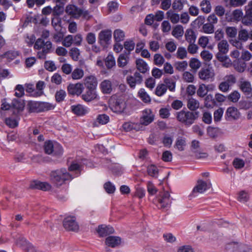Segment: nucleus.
<instances>
[{"label":"nucleus","mask_w":252,"mask_h":252,"mask_svg":"<svg viewBox=\"0 0 252 252\" xmlns=\"http://www.w3.org/2000/svg\"><path fill=\"white\" fill-rule=\"evenodd\" d=\"M69 171L75 173L74 174H71L68 173L65 168H61L51 172L50 177L51 182L56 186L59 187L62 185L65 181H70L74 177H78L80 174L81 166L73 162L68 167Z\"/></svg>","instance_id":"nucleus-1"},{"label":"nucleus","mask_w":252,"mask_h":252,"mask_svg":"<svg viewBox=\"0 0 252 252\" xmlns=\"http://www.w3.org/2000/svg\"><path fill=\"white\" fill-rule=\"evenodd\" d=\"M198 116V111H189L184 109L176 114L177 120L187 126H190L193 124Z\"/></svg>","instance_id":"nucleus-2"},{"label":"nucleus","mask_w":252,"mask_h":252,"mask_svg":"<svg viewBox=\"0 0 252 252\" xmlns=\"http://www.w3.org/2000/svg\"><path fill=\"white\" fill-rule=\"evenodd\" d=\"M56 104L51 103L30 101L27 109L30 113H40L53 110Z\"/></svg>","instance_id":"nucleus-3"},{"label":"nucleus","mask_w":252,"mask_h":252,"mask_svg":"<svg viewBox=\"0 0 252 252\" xmlns=\"http://www.w3.org/2000/svg\"><path fill=\"white\" fill-rule=\"evenodd\" d=\"M34 48L41 51L37 52V57L40 59H45L47 54L50 53L52 48V43L50 41H45L42 38H38L34 45Z\"/></svg>","instance_id":"nucleus-4"},{"label":"nucleus","mask_w":252,"mask_h":252,"mask_svg":"<svg viewBox=\"0 0 252 252\" xmlns=\"http://www.w3.org/2000/svg\"><path fill=\"white\" fill-rule=\"evenodd\" d=\"M65 11L68 15L74 19H78L81 17L87 19L90 18L88 10L80 8L74 4L67 5L65 7Z\"/></svg>","instance_id":"nucleus-5"},{"label":"nucleus","mask_w":252,"mask_h":252,"mask_svg":"<svg viewBox=\"0 0 252 252\" xmlns=\"http://www.w3.org/2000/svg\"><path fill=\"white\" fill-rule=\"evenodd\" d=\"M45 153L48 155L52 154L54 156H61L63 153V148L59 143L51 140L46 141L44 143Z\"/></svg>","instance_id":"nucleus-6"},{"label":"nucleus","mask_w":252,"mask_h":252,"mask_svg":"<svg viewBox=\"0 0 252 252\" xmlns=\"http://www.w3.org/2000/svg\"><path fill=\"white\" fill-rule=\"evenodd\" d=\"M125 95H111L109 100L111 109L115 112L123 111L126 106Z\"/></svg>","instance_id":"nucleus-7"},{"label":"nucleus","mask_w":252,"mask_h":252,"mask_svg":"<svg viewBox=\"0 0 252 252\" xmlns=\"http://www.w3.org/2000/svg\"><path fill=\"white\" fill-rule=\"evenodd\" d=\"M225 252H252V248L248 246L231 242L227 244L225 247Z\"/></svg>","instance_id":"nucleus-8"},{"label":"nucleus","mask_w":252,"mask_h":252,"mask_svg":"<svg viewBox=\"0 0 252 252\" xmlns=\"http://www.w3.org/2000/svg\"><path fill=\"white\" fill-rule=\"evenodd\" d=\"M157 199V206L158 208L167 210L170 208L171 200L170 199V195L168 191L162 192Z\"/></svg>","instance_id":"nucleus-9"},{"label":"nucleus","mask_w":252,"mask_h":252,"mask_svg":"<svg viewBox=\"0 0 252 252\" xmlns=\"http://www.w3.org/2000/svg\"><path fill=\"white\" fill-rule=\"evenodd\" d=\"M211 187V184L210 182H205L201 180H198L196 185L194 187L192 191L191 195L195 197L197 194L202 193L206 190L210 189Z\"/></svg>","instance_id":"nucleus-10"},{"label":"nucleus","mask_w":252,"mask_h":252,"mask_svg":"<svg viewBox=\"0 0 252 252\" xmlns=\"http://www.w3.org/2000/svg\"><path fill=\"white\" fill-rule=\"evenodd\" d=\"M198 76L200 79L205 81L213 79L215 76L214 70L212 66L207 65L200 69L198 72Z\"/></svg>","instance_id":"nucleus-11"},{"label":"nucleus","mask_w":252,"mask_h":252,"mask_svg":"<svg viewBox=\"0 0 252 252\" xmlns=\"http://www.w3.org/2000/svg\"><path fill=\"white\" fill-rule=\"evenodd\" d=\"M227 99V95H207L206 98V105L208 107H213L214 106L220 105Z\"/></svg>","instance_id":"nucleus-12"},{"label":"nucleus","mask_w":252,"mask_h":252,"mask_svg":"<svg viewBox=\"0 0 252 252\" xmlns=\"http://www.w3.org/2000/svg\"><path fill=\"white\" fill-rule=\"evenodd\" d=\"M64 228L68 231H77L79 229V225L74 217H67L63 221Z\"/></svg>","instance_id":"nucleus-13"},{"label":"nucleus","mask_w":252,"mask_h":252,"mask_svg":"<svg viewBox=\"0 0 252 252\" xmlns=\"http://www.w3.org/2000/svg\"><path fill=\"white\" fill-rule=\"evenodd\" d=\"M25 101L21 97L13 99L12 102V108L14 113L20 115L24 110Z\"/></svg>","instance_id":"nucleus-14"},{"label":"nucleus","mask_w":252,"mask_h":252,"mask_svg":"<svg viewBox=\"0 0 252 252\" xmlns=\"http://www.w3.org/2000/svg\"><path fill=\"white\" fill-rule=\"evenodd\" d=\"M154 115L153 114L151 109H145L142 112V116L140 118V124L147 126L151 124L154 120Z\"/></svg>","instance_id":"nucleus-15"},{"label":"nucleus","mask_w":252,"mask_h":252,"mask_svg":"<svg viewBox=\"0 0 252 252\" xmlns=\"http://www.w3.org/2000/svg\"><path fill=\"white\" fill-rule=\"evenodd\" d=\"M84 85L91 94L96 90L97 85L96 78L94 75H90L85 77Z\"/></svg>","instance_id":"nucleus-16"},{"label":"nucleus","mask_w":252,"mask_h":252,"mask_svg":"<svg viewBox=\"0 0 252 252\" xmlns=\"http://www.w3.org/2000/svg\"><path fill=\"white\" fill-rule=\"evenodd\" d=\"M240 115L241 114L237 108L229 107L225 112V118L228 121L237 120L240 118Z\"/></svg>","instance_id":"nucleus-17"},{"label":"nucleus","mask_w":252,"mask_h":252,"mask_svg":"<svg viewBox=\"0 0 252 252\" xmlns=\"http://www.w3.org/2000/svg\"><path fill=\"white\" fill-rule=\"evenodd\" d=\"M30 188L32 189H38L43 191H47L51 189V185L45 182L34 180L31 182Z\"/></svg>","instance_id":"nucleus-18"},{"label":"nucleus","mask_w":252,"mask_h":252,"mask_svg":"<svg viewBox=\"0 0 252 252\" xmlns=\"http://www.w3.org/2000/svg\"><path fill=\"white\" fill-rule=\"evenodd\" d=\"M111 37L112 31L109 29L100 31L98 34V40L101 45L109 44Z\"/></svg>","instance_id":"nucleus-19"},{"label":"nucleus","mask_w":252,"mask_h":252,"mask_svg":"<svg viewBox=\"0 0 252 252\" xmlns=\"http://www.w3.org/2000/svg\"><path fill=\"white\" fill-rule=\"evenodd\" d=\"M16 245L27 252H33L35 249L33 246L23 237H20L16 241Z\"/></svg>","instance_id":"nucleus-20"},{"label":"nucleus","mask_w":252,"mask_h":252,"mask_svg":"<svg viewBox=\"0 0 252 252\" xmlns=\"http://www.w3.org/2000/svg\"><path fill=\"white\" fill-rule=\"evenodd\" d=\"M96 231L101 237L106 236L114 232V228L110 225L101 224L98 226Z\"/></svg>","instance_id":"nucleus-21"},{"label":"nucleus","mask_w":252,"mask_h":252,"mask_svg":"<svg viewBox=\"0 0 252 252\" xmlns=\"http://www.w3.org/2000/svg\"><path fill=\"white\" fill-rule=\"evenodd\" d=\"M84 88L81 83L70 84L67 87L69 94H81Z\"/></svg>","instance_id":"nucleus-22"},{"label":"nucleus","mask_w":252,"mask_h":252,"mask_svg":"<svg viewBox=\"0 0 252 252\" xmlns=\"http://www.w3.org/2000/svg\"><path fill=\"white\" fill-rule=\"evenodd\" d=\"M72 112L78 116H82L89 112L88 108L81 104L73 105L71 106Z\"/></svg>","instance_id":"nucleus-23"},{"label":"nucleus","mask_w":252,"mask_h":252,"mask_svg":"<svg viewBox=\"0 0 252 252\" xmlns=\"http://www.w3.org/2000/svg\"><path fill=\"white\" fill-rule=\"evenodd\" d=\"M142 81V77L139 72H135L133 76L127 77V83L132 88H134L136 84H140Z\"/></svg>","instance_id":"nucleus-24"},{"label":"nucleus","mask_w":252,"mask_h":252,"mask_svg":"<svg viewBox=\"0 0 252 252\" xmlns=\"http://www.w3.org/2000/svg\"><path fill=\"white\" fill-rule=\"evenodd\" d=\"M200 148V143L198 141L194 140L191 142V149L194 153L196 154V157L198 158H205L208 156L206 153H199Z\"/></svg>","instance_id":"nucleus-25"},{"label":"nucleus","mask_w":252,"mask_h":252,"mask_svg":"<svg viewBox=\"0 0 252 252\" xmlns=\"http://www.w3.org/2000/svg\"><path fill=\"white\" fill-rule=\"evenodd\" d=\"M121 242V238L117 236H110L106 238L105 240L106 245L112 248L118 246Z\"/></svg>","instance_id":"nucleus-26"},{"label":"nucleus","mask_w":252,"mask_h":252,"mask_svg":"<svg viewBox=\"0 0 252 252\" xmlns=\"http://www.w3.org/2000/svg\"><path fill=\"white\" fill-rule=\"evenodd\" d=\"M129 53L125 52L121 54L118 59V65L120 67H124L126 65L129 60Z\"/></svg>","instance_id":"nucleus-27"},{"label":"nucleus","mask_w":252,"mask_h":252,"mask_svg":"<svg viewBox=\"0 0 252 252\" xmlns=\"http://www.w3.org/2000/svg\"><path fill=\"white\" fill-rule=\"evenodd\" d=\"M136 64L137 69L141 73H145L149 70L147 63L143 59H137Z\"/></svg>","instance_id":"nucleus-28"},{"label":"nucleus","mask_w":252,"mask_h":252,"mask_svg":"<svg viewBox=\"0 0 252 252\" xmlns=\"http://www.w3.org/2000/svg\"><path fill=\"white\" fill-rule=\"evenodd\" d=\"M100 87L103 94H110L112 91V83L109 80L103 81L100 83Z\"/></svg>","instance_id":"nucleus-29"},{"label":"nucleus","mask_w":252,"mask_h":252,"mask_svg":"<svg viewBox=\"0 0 252 252\" xmlns=\"http://www.w3.org/2000/svg\"><path fill=\"white\" fill-rule=\"evenodd\" d=\"M186 40L189 43H194L196 39L195 32L190 29H188L185 33Z\"/></svg>","instance_id":"nucleus-30"},{"label":"nucleus","mask_w":252,"mask_h":252,"mask_svg":"<svg viewBox=\"0 0 252 252\" xmlns=\"http://www.w3.org/2000/svg\"><path fill=\"white\" fill-rule=\"evenodd\" d=\"M51 24L56 32H60L62 30V20L60 17L53 16Z\"/></svg>","instance_id":"nucleus-31"},{"label":"nucleus","mask_w":252,"mask_h":252,"mask_svg":"<svg viewBox=\"0 0 252 252\" xmlns=\"http://www.w3.org/2000/svg\"><path fill=\"white\" fill-rule=\"evenodd\" d=\"M233 65L235 69L239 72H243L246 67V63L240 59L233 62Z\"/></svg>","instance_id":"nucleus-32"},{"label":"nucleus","mask_w":252,"mask_h":252,"mask_svg":"<svg viewBox=\"0 0 252 252\" xmlns=\"http://www.w3.org/2000/svg\"><path fill=\"white\" fill-rule=\"evenodd\" d=\"M113 35L115 42H120L124 40L125 33L123 30L118 29L114 31Z\"/></svg>","instance_id":"nucleus-33"},{"label":"nucleus","mask_w":252,"mask_h":252,"mask_svg":"<svg viewBox=\"0 0 252 252\" xmlns=\"http://www.w3.org/2000/svg\"><path fill=\"white\" fill-rule=\"evenodd\" d=\"M229 44L226 40H221L218 44L219 52L222 54H225L228 51Z\"/></svg>","instance_id":"nucleus-34"},{"label":"nucleus","mask_w":252,"mask_h":252,"mask_svg":"<svg viewBox=\"0 0 252 252\" xmlns=\"http://www.w3.org/2000/svg\"><path fill=\"white\" fill-rule=\"evenodd\" d=\"M105 65L107 69H111L116 65V62L114 56L109 54L104 60Z\"/></svg>","instance_id":"nucleus-35"},{"label":"nucleus","mask_w":252,"mask_h":252,"mask_svg":"<svg viewBox=\"0 0 252 252\" xmlns=\"http://www.w3.org/2000/svg\"><path fill=\"white\" fill-rule=\"evenodd\" d=\"M147 171L149 175L153 177L157 178L158 175V169L157 166L151 164L147 166Z\"/></svg>","instance_id":"nucleus-36"},{"label":"nucleus","mask_w":252,"mask_h":252,"mask_svg":"<svg viewBox=\"0 0 252 252\" xmlns=\"http://www.w3.org/2000/svg\"><path fill=\"white\" fill-rule=\"evenodd\" d=\"M249 35L248 31L242 29L238 32V38L243 42H246L249 39Z\"/></svg>","instance_id":"nucleus-37"},{"label":"nucleus","mask_w":252,"mask_h":252,"mask_svg":"<svg viewBox=\"0 0 252 252\" xmlns=\"http://www.w3.org/2000/svg\"><path fill=\"white\" fill-rule=\"evenodd\" d=\"M188 108L192 111H196L195 110L198 108L199 106V102L193 98L189 99L187 104Z\"/></svg>","instance_id":"nucleus-38"},{"label":"nucleus","mask_w":252,"mask_h":252,"mask_svg":"<svg viewBox=\"0 0 252 252\" xmlns=\"http://www.w3.org/2000/svg\"><path fill=\"white\" fill-rule=\"evenodd\" d=\"M186 145V138L183 137H179L177 138L175 147L180 151L184 150V147Z\"/></svg>","instance_id":"nucleus-39"},{"label":"nucleus","mask_w":252,"mask_h":252,"mask_svg":"<svg viewBox=\"0 0 252 252\" xmlns=\"http://www.w3.org/2000/svg\"><path fill=\"white\" fill-rule=\"evenodd\" d=\"M252 106V101H250L248 97L241 99L238 104V107L242 109H248Z\"/></svg>","instance_id":"nucleus-40"},{"label":"nucleus","mask_w":252,"mask_h":252,"mask_svg":"<svg viewBox=\"0 0 252 252\" xmlns=\"http://www.w3.org/2000/svg\"><path fill=\"white\" fill-rule=\"evenodd\" d=\"M240 89L245 93H250L252 90L250 82L247 81L241 82Z\"/></svg>","instance_id":"nucleus-41"},{"label":"nucleus","mask_w":252,"mask_h":252,"mask_svg":"<svg viewBox=\"0 0 252 252\" xmlns=\"http://www.w3.org/2000/svg\"><path fill=\"white\" fill-rule=\"evenodd\" d=\"M214 26L212 23H206L203 25L201 32L207 34L213 33L214 32Z\"/></svg>","instance_id":"nucleus-42"},{"label":"nucleus","mask_w":252,"mask_h":252,"mask_svg":"<svg viewBox=\"0 0 252 252\" xmlns=\"http://www.w3.org/2000/svg\"><path fill=\"white\" fill-rule=\"evenodd\" d=\"M225 32L227 37L235 38L237 34V29L234 27H227Z\"/></svg>","instance_id":"nucleus-43"},{"label":"nucleus","mask_w":252,"mask_h":252,"mask_svg":"<svg viewBox=\"0 0 252 252\" xmlns=\"http://www.w3.org/2000/svg\"><path fill=\"white\" fill-rule=\"evenodd\" d=\"M83 76V70L79 68L74 69L71 74L72 78L74 80L80 79L82 78Z\"/></svg>","instance_id":"nucleus-44"},{"label":"nucleus","mask_w":252,"mask_h":252,"mask_svg":"<svg viewBox=\"0 0 252 252\" xmlns=\"http://www.w3.org/2000/svg\"><path fill=\"white\" fill-rule=\"evenodd\" d=\"M224 110L222 108H219L214 112V121L215 123L221 121L223 116Z\"/></svg>","instance_id":"nucleus-45"},{"label":"nucleus","mask_w":252,"mask_h":252,"mask_svg":"<svg viewBox=\"0 0 252 252\" xmlns=\"http://www.w3.org/2000/svg\"><path fill=\"white\" fill-rule=\"evenodd\" d=\"M183 28L181 25L176 26L172 32V35L176 38L182 36L183 35Z\"/></svg>","instance_id":"nucleus-46"},{"label":"nucleus","mask_w":252,"mask_h":252,"mask_svg":"<svg viewBox=\"0 0 252 252\" xmlns=\"http://www.w3.org/2000/svg\"><path fill=\"white\" fill-rule=\"evenodd\" d=\"M124 48L127 51H126V53H129V55L130 52L132 51L135 47V43L132 40L129 39L126 41L124 44Z\"/></svg>","instance_id":"nucleus-47"},{"label":"nucleus","mask_w":252,"mask_h":252,"mask_svg":"<svg viewBox=\"0 0 252 252\" xmlns=\"http://www.w3.org/2000/svg\"><path fill=\"white\" fill-rule=\"evenodd\" d=\"M104 189L109 194L113 193L116 190L115 185L110 181L107 182L104 184Z\"/></svg>","instance_id":"nucleus-48"},{"label":"nucleus","mask_w":252,"mask_h":252,"mask_svg":"<svg viewBox=\"0 0 252 252\" xmlns=\"http://www.w3.org/2000/svg\"><path fill=\"white\" fill-rule=\"evenodd\" d=\"M201 10L206 13L210 12L211 10V5L210 2L208 0H203L200 4Z\"/></svg>","instance_id":"nucleus-49"},{"label":"nucleus","mask_w":252,"mask_h":252,"mask_svg":"<svg viewBox=\"0 0 252 252\" xmlns=\"http://www.w3.org/2000/svg\"><path fill=\"white\" fill-rule=\"evenodd\" d=\"M187 52L185 47H179L176 52V57L179 59H184L187 57Z\"/></svg>","instance_id":"nucleus-50"},{"label":"nucleus","mask_w":252,"mask_h":252,"mask_svg":"<svg viewBox=\"0 0 252 252\" xmlns=\"http://www.w3.org/2000/svg\"><path fill=\"white\" fill-rule=\"evenodd\" d=\"M69 55L74 61H77L79 60L80 55V50L76 47L72 48L70 50Z\"/></svg>","instance_id":"nucleus-51"},{"label":"nucleus","mask_w":252,"mask_h":252,"mask_svg":"<svg viewBox=\"0 0 252 252\" xmlns=\"http://www.w3.org/2000/svg\"><path fill=\"white\" fill-rule=\"evenodd\" d=\"M187 2V0H175L172 4V8L175 10L180 11L183 8L184 3Z\"/></svg>","instance_id":"nucleus-52"},{"label":"nucleus","mask_w":252,"mask_h":252,"mask_svg":"<svg viewBox=\"0 0 252 252\" xmlns=\"http://www.w3.org/2000/svg\"><path fill=\"white\" fill-rule=\"evenodd\" d=\"M18 120L14 118H7L5 119L6 124L11 128H14L18 125Z\"/></svg>","instance_id":"nucleus-53"},{"label":"nucleus","mask_w":252,"mask_h":252,"mask_svg":"<svg viewBox=\"0 0 252 252\" xmlns=\"http://www.w3.org/2000/svg\"><path fill=\"white\" fill-rule=\"evenodd\" d=\"M189 66L193 70H196L201 66V63L196 58H191L189 63Z\"/></svg>","instance_id":"nucleus-54"},{"label":"nucleus","mask_w":252,"mask_h":252,"mask_svg":"<svg viewBox=\"0 0 252 252\" xmlns=\"http://www.w3.org/2000/svg\"><path fill=\"white\" fill-rule=\"evenodd\" d=\"M109 120V117L106 114L98 115L96 118V122L99 124L105 125L107 124Z\"/></svg>","instance_id":"nucleus-55"},{"label":"nucleus","mask_w":252,"mask_h":252,"mask_svg":"<svg viewBox=\"0 0 252 252\" xmlns=\"http://www.w3.org/2000/svg\"><path fill=\"white\" fill-rule=\"evenodd\" d=\"M165 85L170 91H173L175 88V82L170 78H166L164 80Z\"/></svg>","instance_id":"nucleus-56"},{"label":"nucleus","mask_w":252,"mask_h":252,"mask_svg":"<svg viewBox=\"0 0 252 252\" xmlns=\"http://www.w3.org/2000/svg\"><path fill=\"white\" fill-rule=\"evenodd\" d=\"M73 44V35H68L63 38L62 44L65 47H69Z\"/></svg>","instance_id":"nucleus-57"},{"label":"nucleus","mask_w":252,"mask_h":252,"mask_svg":"<svg viewBox=\"0 0 252 252\" xmlns=\"http://www.w3.org/2000/svg\"><path fill=\"white\" fill-rule=\"evenodd\" d=\"M167 17L169 18L171 22L173 24H176L179 21L180 16L178 14L173 13L170 11L167 12Z\"/></svg>","instance_id":"nucleus-58"},{"label":"nucleus","mask_w":252,"mask_h":252,"mask_svg":"<svg viewBox=\"0 0 252 252\" xmlns=\"http://www.w3.org/2000/svg\"><path fill=\"white\" fill-rule=\"evenodd\" d=\"M154 63L159 66H161L164 62V59L160 54H156L154 57Z\"/></svg>","instance_id":"nucleus-59"},{"label":"nucleus","mask_w":252,"mask_h":252,"mask_svg":"<svg viewBox=\"0 0 252 252\" xmlns=\"http://www.w3.org/2000/svg\"><path fill=\"white\" fill-rule=\"evenodd\" d=\"M242 23L245 25L250 26L252 25V16L245 13L242 18Z\"/></svg>","instance_id":"nucleus-60"},{"label":"nucleus","mask_w":252,"mask_h":252,"mask_svg":"<svg viewBox=\"0 0 252 252\" xmlns=\"http://www.w3.org/2000/svg\"><path fill=\"white\" fill-rule=\"evenodd\" d=\"M233 164L235 168L241 169L244 166L245 162L242 159L235 158L233 161Z\"/></svg>","instance_id":"nucleus-61"},{"label":"nucleus","mask_w":252,"mask_h":252,"mask_svg":"<svg viewBox=\"0 0 252 252\" xmlns=\"http://www.w3.org/2000/svg\"><path fill=\"white\" fill-rule=\"evenodd\" d=\"M167 90V86L164 84H158L156 90V94H163Z\"/></svg>","instance_id":"nucleus-62"},{"label":"nucleus","mask_w":252,"mask_h":252,"mask_svg":"<svg viewBox=\"0 0 252 252\" xmlns=\"http://www.w3.org/2000/svg\"><path fill=\"white\" fill-rule=\"evenodd\" d=\"M162 141L165 147H170L172 144L173 137L166 135L162 138Z\"/></svg>","instance_id":"nucleus-63"},{"label":"nucleus","mask_w":252,"mask_h":252,"mask_svg":"<svg viewBox=\"0 0 252 252\" xmlns=\"http://www.w3.org/2000/svg\"><path fill=\"white\" fill-rule=\"evenodd\" d=\"M249 198V196L248 193L245 191L242 190L239 192L238 199L241 202H246L248 200Z\"/></svg>","instance_id":"nucleus-64"}]
</instances>
